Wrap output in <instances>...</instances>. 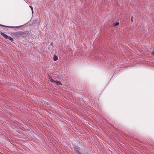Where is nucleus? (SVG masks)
<instances>
[{"label": "nucleus", "instance_id": "obj_3", "mask_svg": "<svg viewBox=\"0 0 154 154\" xmlns=\"http://www.w3.org/2000/svg\"><path fill=\"white\" fill-rule=\"evenodd\" d=\"M53 59L54 61H56L58 60V57L55 55H54L53 57Z\"/></svg>", "mask_w": 154, "mask_h": 154}, {"label": "nucleus", "instance_id": "obj_2", "mask_svg": "<svg viewBox=\"0 0 154 154\" xmlns=\"http://www.w3.org/2000/svg\"><path fill=\"white\" fill-rule=\"evenodd\" d=\"M54 82L57 85H58L59 84H60L61 85H62V83H61L60 81H54Z\"/></svg>", "mask_w": 154, "mask_h": 154}, {"label": "nucleus", "instance_id": "obj_1", "mask_svg": "<svg viewBox=\"0 0 154 154\" xmlns=\"http://www.w3.org/2000/svg\"><path fill=\"white\" fill-rule=\"evenodd\" d=\"M1 35L5 39H8L11 41H12L13 40V38L9 36H8L6 34H4L3 32H1Z\"/></svg>", "mask_w": 154, "mask_h": 154}, {"label": "nucleus", "instance_id": "obj_4", "mask_svg": "<svg viewBox=\"0 0 154 154\" xmlns=\"http://www.w3.org/2000/svg\"><path fill=\"white\" fill-rule=\"evenodd\" d=\"M113 26H118L119 25V23L118 22H116V23H113Z\"/></svg>", "mask_w": 154, "mask_h": 154}, {"label": "nucleus", "instance_id": "obj_10", "mask_svg": "<svg viewBox=\"0 0 154 154\" xmlns=\"http://www.w3.org/2000/svg\"><path fill=\"white\" fill-rule=\"evenodd\" d=\"M20 35H21V34H20Z\"/></svg>", "mask_w": 154, "mask_h": 154}, {"label": "nucleus", "instance_id": "obj_6", "mask_svg": "<svg viewBox=\"0 0 154 154\" xmlns=\"http://www.w3.org/2000/svg\"><path fill=\"white\" fill-rule=\"evenodd\" d=\"M50 80L51 82H54V81L52 78H51L50 79Z\"/></svg>", "mask_w": 154, "mask_h": 154}, {"label": "nucleus", "instance_id": "obj_9", "mask_svg": "<svg viewBox=\"0 0 154 154\" xmlns=\"http://www.w3.org/2000/svg\"><path fill=\"white\" fill-rule=\"evenodd\" d=\"M51 45H52V43H51Z\"/></svg>", "mask_w": 154, "mask_h": 154}, {"label": "nucleus", "instance_id": "obj_5", "mask_svg": "<svg viewBox=\"0 0 154 154\" xmlns=\"http://www.w3.org/2000/svg\"><path fill=\"white\" fill-rule=\"evenodd\" d=\"M29 7L32 10V12H33V8L31 6H29Z\"/></svg>", "mask_w": 154, "mask_h": 154}, {"label": "nucleus", "instance_id": "obj_7", "mask_svg": "<svg viewBox=\"0 0 154 154\" xmlns=\"http://www.w3.org/2000/svg\"><path fill=\"white\" fill-rule=\"evenodd\" d=\"M151 54H152V55H153L154 56V52H152Z\"/></svg>", "mask_w": 154, "mask_h": 154}, {"label": "nucleus", "instance_id": "obj_8", "mask_svg": "<svg viewBox=\"0 0 154 154\" xmlns=\"http://www.w3.org/2000/svg\"><path fill=\"white\" fill-rule=\"evenodd\" d=\"M133 17V16H132L131 17V22H133V20H132Z\"/></svg>", "mask_w": 154, "mask_h": 154}]
</instances>
